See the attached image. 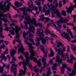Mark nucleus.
<instances>
[{
  "label": "nucleus",
  "instance_id": "obj_47",
  "mask_svg": "<svg viewBox=\"0 0 76 76\" xmlns=\"http://www.w3.org/2000/svg\"><path fill=\"white\" fill-rule=\"evenodd\" d=\"M73 2L74 3H75V5L73 6V8H75V7H76V0H74Z\"/></svg>",
  "mask_w": 76,
  "mask_h": 76
},
{
  "label": "nucleus",
  "instance_id": "obj_3",
  "mask_svg": "<svg viewBox=\"0 0 76 76\" xmlns=\"http://www.w3.org/2000/svg\"><path fill=\"white\" fill-rule=\"evenodd\" d=\"M30 52L31 53V56L30 58L31 60H33V59L35 63H37V64L38 66L39 67H41L42 64H41V59H39L37 61V58L35 57H34L35 55V53L34 52V51H32L31 50H30Z\"/></svg>",
  "mask_w": 76,
  "mask_h": 76
},
{
  "label": "nucleus",
  "instance_id": "obj_49",
  "mask_svg": "<svg viewBox=\"0 0 76 76\" xmlns=\"http://www.w3.org/2000/svg\"><path fill=\"white\" fill-rule=\"evenodd\" d=\"M42 63H45V62H46V60L45 58H42Z\"/></svg>",
  "mask_w": 76,
  "mask_h": 76
},
{
  "label": "nucleus",
  "instance_id": "obj_26",
  "mask_svg": "<svg viewBox=\"0 0 76 76\" xmlns=\"http://www.w3.org/2000/svg\"><path fill=\"white\" fill-rule=\"evenodd\" d=\"M17 26L16 25H15V33H19L18 31H19L20 30V28L19 27L18 28H17Z\"/></svg>",
  "mask_w": 76,
  "mask_h": 76
},
{
  "label": "nucleus",
  "instance_id": "obj_53",
  "mask_svg": "<svg viewBox=\"0 0 76 76\" xmlns=\"http://www.w3.org/2000/svg\"><path fill=\"white\" fill-rule=\"evenodd\" d=\"M61 1H60L59 4V7H61Z\"/></svg>",
  "mask_w": 76,
  "mask_h": 76
},
{
  "label": "nucleus",
  "instance_id": "obj_36",
  "mask_svg": "<svg viewBox=\"0 0 76 76\" xmlns=\"http://www.w3.org/2000/svg\"><path fill=\"white\" fill-rule=\"evenodd\" d=\"M45 20L44 21V22H48L50 20V19L48 18H45Z\"/></svg>",
  "mask_w": 76,
  "mask_h": 76
},
{
  "label": "nucleus",
  "instance_id": "obj_29",
  "mask_svg": "<svg viewBox=\"0 0 76 76\" xmlns=\"http://www.w3.org/2000/svg\"><path fill=\"white\" fill-rule=\"evenodd\" d=\"M46 41H47L46 39L42 37V44H43L44 45L45 44Z\"/></svg>",
  "mask_w": 76,
  "mask_h": 76
},
{
  "label": "nucleus",
  "instance_id": "obj_48",
  "mask_svg": "<svg viewBox=\"0 0 76 76\" xmlns=\"http://www.w3.org/2000/svg\"><path fill=\"white\" fill-rule=\"evenodd\" d=\"M16 71H14L13 72L14 76H16Z\"/></svg>",
  "mask_w": 76,
  "mask_h": 76
},
{
  "label": "nucleus",
  "instance_id": "obj_2",
  "mask_svg": "<svg viewBox=\"0 0 76 76\" xmlns=\"http://www.w3.org/2000/svg\"><path fill=\"white\" fill-rule=\"evenodd\" d=\"M50 6H51V7H52V8L48 9L47 10V12H45V15H48L50 14V12H51V10H53V11L54 12V13H56V14L58 16V17H59V18H60L61 17V16H60V13L59 12V11H58V10H57V9H56L54 8V5L52 3H50Z\"/></svg>",
  "mask_w": 76,
  "mask_h": 76
},
{
  "label": "nucleus",
  "instance_id": "obj_21",
  "mask_svg": "<svg viewBox=\"0 0 76 76\" xmlns=\"http://www.w3.org/2000/svg\"><path fill=\"white\" fill-rule=\"evenodd\" d=\"M3 31V28L2 27L0 28V37L2 38H4V36L2 34V31Z\"/></svg>",
  "mask_w": 76,
  "mask_h": 76
},
{
  "label": "nucleus",
  "instance_id": "obj_38",
  "mask_svg": "<svg viewBox=\"0 0 76 76\" xmlns=\"http://www.w3.org/2000/svg\"><path fill=\"white\" fill-rule=\"evenodd\" d=\"M42 37H40L39 38H38V37H36L38 42H39L41 40H42Z\"/></svg>",
  "mask_w": 76,
  "mask_h": 76
},
{
  "label": "nucleus",
  "instance_id": "obj_45",
  "mask_svg": "<svg viewBox=\"0 0 76 76\" xmlns=\"http://www.w3.org/2000/svg\"><path fill=\"white\" fill-rule=\"evenodd\" d=\"M50 32V31L48 29H46V31H45V33L46 34H47V33H48L49 34H50L49 33Z\"/></svg>",
  "mask_w": 76,
  "mask_h": 76
},
{
  "label": "nucleus",
  "instance_id": "obj_37",
  "mask_svg": "<svg viewBox=\"0 0 76 76\" xmlns=\"http://www.w3.org/2000/svg\"><path fill=\"white\" fill-rule=\"evenodd\" d=\"M57 66V65L56 64H54L53 66L52 67V69L53 70H56V67Z\"/></svg>",
  "mask_w": 76,
  "mask_h": 76
},
{
  "label": "nucleus",
  "instance_id": "obj_1",
  "mask_svg": "<svg viewBox=\"0 0 76 76\" xmlns=\"http://www.w3.org/2000/svg\"><path fill=\"white\" fill-rule=\"evenodd\" d=\"M25 21L24 23H25V26H26L25 29H27L28 27V26H27V24H29L30 23H31L32 25H34L35 26H39L40 27H42V25L41 24L39 23H37L35 19H33V20H31V18L29 17H28L25 18Z\"/></svg>",
  "mask_w": 76,
  "mask_h": 76
},
{
  "label": "nucleus",
  "instance_id": "obj_6",
  "mask_svg": "<svg viewBox=\"0 0 76 76\" xmlns=\"http://www.w3.org/2000/svg\"><path fill=\"white\" fill-rule=\"evenodd\" d=\"M20 9L23 11V15H28V14L26 13V12H28H28H32V10H31L30 9V7L27 8L26 10V7H24L23 8H20Z\"/></svg>",
  "mask_w": 76,
  "mask_h": 76
},
{
  "label": "nucleus",
  "instance_id": "obj_39",
  "mask_svg": "<svg viewBox=\"0 0 76 76\" xmlns=\"http://www.w3.org/2000/svg\"><path fill=\"white\" fill-rule=\"evenodd\" d=\"M56 23L57 25H58V26L59 28H61V27H62V26H61V24H59V23H58L57 22H56Z\"/></svg>",
  "mask_w": 76,
  "mask_h": 76
},
{
  "label": "nucleus",
  "instance_id": "obj_51",
  "mask_svg": "<svg viewBox=\"0 0 76 76\" xmlns=\"http://www.w3.org/2000/svg\"><path fill=\"white\" fill-rule=\"evenodd\" d=\"M7 15H8L9 16V18L10 19V20H12L11 16H10V14L9 13H7Z\"/></svg>",
  "mask_w": 76,
  "mask_h": 76
},
{
  "label": "nucleus",
  "instance_id": "obj_24",
  "mask_svg": "<svg viewBox=\"0 0 76 76\" xmlns=\"http://www.w3.org/2000/svg\"><path fill=\"white\" fill-rule=\"evenodd\" d=\"M50 54L49 55V57H52V56H54V53L53 52V51L52 49H50Z\"/></svg>",
  "mask_w": 76,
  "mask_h": 76
},
{
  "label": "nucleus",
  "instance_id": "obj_59",
  "mask_svg": "<svg viewBox=\"0 0 76 76\" xmlns=\"http://www.w3.org/2000/svg\"><path fill=\"white\" fill-rule=\"evenodd\" d=\"M3 20H4V22H7V20L6 19L5 20V18H4L3 19Z\"/></svg>",
  "mask_w": 76,
  "mask_h": 76
},
{
  "label": "nucleus",
  "instance_id": "obj_43",
  "mask_svg": "<svg viewBox=\"0 0 76 76\" xmlns=\"http://www.w3.org/2000/svg\"><path fill=\"white\" fill-rule=\"evenodd\" d=\"M35 3H36L37 5V6H39L41 4V3L40 2H37V1H35Z\"/></svg>",
  "mask_w": 76,
  "mask_h": 76
},
{
  "label": "nucleus",
  "instance_id": "obj_57",
  "mask_svg": "<svg viewBox=\"0 0 76 76\" xmlns=\"http://www.w3.org/2000/svg\"><path fill=\"white\" fill-rule=\"evenodd\" d=\"M10 67V65H8L6 66V68H7V69H9V67Z\"/></svg>",
  "mask_w": 76,
  "mask_h": 76
},
{
  "label": "nucleus",
  "instance_id": "obj_4",
  "mask_svg": "<svg viewBox=\"0 0 76 76\" xmlns=\"http://www.w3.org/2000/svg\"><path fill=\"white\" fill-rule=\"evenodd\" d=\"M23 64L24 71L22 70H21L20 71V74L19 75V76L25 75V73L26 72V63L25 62H23Z\"/></svg>",
  "mask_w": 76,
  "mask_h": 76
},
{
  "label": "nucleus",
  "instance_id": "obj_52",
  "mask_svg": "<svg viewBox=\"0 0 76 76\" xmlns=\"http://www.w3.org/2000/svg\"><path fill=\"white\" fill-rule=\"evenodd\" d=\"M19 59H22V60H23V56L22 55H20V56L18 57Z\"/></svg>",
  "mask_w": 76,
  "mask_h": 76
},
{
  "label": "nucleus",
  "instance_id": "obj_62",
  "mask_svg": "<svg viewBox=\"0 0 76 76\" xmlns=\"http://www.w3.org/2000/svg\"><path fill=\"white\" fill-rule=\"evenodd\" d=\"M72 42H73V43H76V39H75L73 41H71Z\"/></svg>",
  "mask_w": 76,
  "mask_h": 76
},
{
  "label": "nucleus",
  "instance_id": "obj_12",
  "mask_svg": "<svg viewBox=\"0 0 76 76\" xmlns=\"http://www.w3.org/2000/svg\"><path fill=\"white\" fill-rule=\"evenodd\" d=\"M7 51H8V50L6 49L5 51L3 53H2L1 54V58L2 59H4L5 61H6L7 58L4 56V55H5L7 53Z\"/></svg>",
  "mask_w": 76,
  "mask_h": 76
},
{
  "label": "nucleus",
  "instance_id": "obj_27",
  "mask_svg": "<svg viewBox=\"0 0 76 76\" xmlns=\"http://www.w3.org/2000/svg\"><path fill=\"white\" fill-rule=\"evenodd\" d=\"M7 3H8V4H7V7H6V9L7 10H9V7L11 6V4L9 1L7 2Z\"/></svg>",
  "mask_w": 76,
  "mask_h": 76
},
{
  "label": "nucleus",
  "instance_id": "obj_16",
  "mask_svg": "<svg viewBox=\"0 0 76 76\" xmlns=\"http://www.w3.org/2000/svg\"><path fill=\"white\" fill-rule=\"evenodd\" d=\"M3 2V1H2L1 2V3H0V10H2V11H3L4 12H6V11H5L4 10V8L3 7H4V6L1 5V4Z\"/></svg>",
  "mask_w": 76,
  "mask_h": 76
},
{
  "label": "nucleus",
  "instance_id": "obj_28",
  "mask_svg": "<svg viewBox=\"0 0 76 76\" xmlns=\"http://www.w3.org/2000/svg\"><path fill=\"white\" fill-rule=\"evenodd\" d=\"M60 46H63V44L60 42H57V47H60Z\"/></svg>",
  "mask_w": 76,
  "mask_h": 76
},
{
  "label": "nucleus",
  "instance_id": "obj_11",
  "mask_svg": "<svg viewBox=\"0 0 76 76\" xmlns=\"http://www.w3.org/2000/svg\"><path fill=\"white\" fill-rule=\"evenodd\" d=\"M25 57L26 58V63L27 64H28L29 63V57L28 52H26V53Z\"/></svg>",
  "mask_w": 76,
  "mask_h": 76
},
{
  "label": "nucleus",
  "instance_id": "obj_60",
  "mask_svg": "<svg viewBox=\"0 0 76 76\" xmlns=\"http://www.w3.org/2000/svg\"><path fill=\"white\" fill-rule=\"evenodd\" d=\"M67 47H68V48L67 49V52H69V51H70V49H69L70 48H69V47L68 46H67Z\"/></svg>",
  "mask_w": 76,
  "mask_h": 76
},
{
  "label": "nucleus",
  "instance_id": "obj_23",
  "mask_svg": "<svg viewBox=\"0 0 76 76\" xmlns=\"http://www.w3.org/2000/svg\"><path fill=\"white\" fill-rule=\"evenodd\" d=\"M12 29L11 30H10L9 32H11V34L12 35H15V33H14V31L15 30V29L14 28H13V27H12Z\"/></svg>",
  "mask_w": 76,
  "mask_h": 76
},
{
  "label": "nucleus",
  "instance_id": "obj_33",
  "mask_svg": "<svg viewBox=\"0 0 76 76\" xmlns=\"http://www.w3.org/2000/svg\"><path fill=\"white\" fill-rule=\"evenodd\" d=\"M69 17L65 18L64 20V22H67L69 21Z\"/></svg>",
  "mask_w": 76,
  "mask_h": 76
},
{
  "label": "nucleus",
  "instance_id": "obj_20",
  "mask_svg": "<svg viewBox=\"0 0 76 76\" xmlns=\"http://www.w3.org/2000/svg\"><path fill=\"white\" fill-rule=\"evenodd\" d=\"M63 66H62L61 69V72L62 73H64V70L66 68V65L64 64H62Z\"/></svg>",
  "mask_w": 76,
  "mask_h": 76
},
{
  "label": "nucleus",
  "instance_id": "obj_13",
  "mask_svg": "<svg viewBox=\"0 0 76 76\" xmlns=\"http://www.w3.org/2000/svg\"><path fill=\"white\" fill-rule=\"evenodd\" d=\"M66 8L67 10V12L69 13H72V10H73V9L74 8H73L72 6L69 7L68 8H67V7H66Z\"/></svg>",
  "mask_w": 76,
  "mask_h": 76
},
{
  "label": "nucleus",
  "instance_id": "obj_10",
  "mask_svg": "<svg viewBox=\"0 0 76 76\" xmlns=\"http://www.w3.org/2000/svg\"><path fill=\"white\" fill-rule=\"evenodd\" d=\"M61 36L62 37L66 38L69 41H70V37H69V36L68 34H66L65 32L63 33V34H61Z\"/></svg>",
  "mask_w": 76,
  "mask_h": 76
},
{
  "label": "nucleus",
  "instance_id": "obj_7",
  "mask_svg": "<svg viewBox=\"0 0 76 76\" xmlns=\"http://www.w3.org/2000/svg\"><path fill=\"white\" fill-rule=\"evenodd\" d=\"M16 42H19V44L18 45V46H17V47L18 48L19 47L20 48L19 49H18V52L20 53V51H21V53H23V51H24L25 50V49H24V48H23V47L22 46V45L20 43H21V42H20V40L17 41L16 40Z\"/></svg>",
  "mask_w": 76,
  "mask_h": 76
},
{
  "label": "nucleus",
  "instance_id": "obj_44",
  "mask_svg": "<svg viewBox=\"0 0 76 76\" xmlns=\"http://www.w3.org/2000/svg\"><path fill=\"white\" fill-rule=\"evenodd\" d=\"M19 33H17V38L18 40H20L19 38Z\"/></svg>",
  "mask_w": 76,
  "mask_h": 76
},
{
  "label": "nucleus",
  "instance_id": "obj_22",
  "mask_svg": "<svg viewBox=\"0 0 76 76\" xmlns=\"http://www.w3.org/2000/svg\"><path fill=\"white\" fill-rule=\"evenodd\" d=\"M74 65V68L73 69V70L72 71V73H73V74H74V75H75V72L76 71V62H75Z\"/></svg>",
  "mask_w": 76,
  "mask_h": 76
},
{
  "label": "nucleus",
  "instance_id": "obj_34",
  "mask_svg": "<svg viewBox=\"0 0 76 76\" xmlns=\"http://www.w3.org/2000/svg\"><path fill=\"white\" fill-rule=\"evenodd\" d=\"M0 72L1 73H3V67L1 66H0Z\"/></svg>",
  "mask_w": 76,
  "mask_h": 76
},
{
  "label": "nucleus",
  "instance_id": "obj_19",
  "mask_svg": "<svg viewBox=\"0 0 76 76\" xmlns=\"http://www.w3.org/2000/svg\"><path fill=\"white\" fill-rule=\"evenodd\" d=\"M15 5L17 7H19L20 6H22V4L21 3L20 4H19V2L16 1L15 3Z\"/></svg>",
  "mask_w": 76,
  "mask_h": 76
},
{
  "label": "nucleus",
  "instance_id": "obj_30",
  "mask_svg": "<svg viewBox=\"0 0 76 76\" xmlns=\"http://www.w3.org/2000/svg\"><path fill=\"white\" fill-rule=\"evenodd\" d=\"M40 49L44 53H45V50L44 49V47H43V46L40 45Z\"/></svg>",
  "mask_w": 76,
  "mask_h": 76
},
{
  "label": "nucleus",
  "instance_id": "obj_58",
  "mask_svg": "<svg viewBox=\"0 0 76 76\" xmlns=\"http://www.w3.org/2000/svg\"><path fill=\"white\" fill-rule=\"evenodd\" d=\"M44 19H45V18L43 17L41 19H39V20H41V21H43V20H44Z\"/></svg>",
  "mask_w": 76,
  "mask_h": 76
},
{
  "label": "nucleus",
  "instance_id": "obj_18",
  "mask_svg": "<svg viewBox=\"0 0 76 76\" xmlns=\"http://www.w3.org/2000/svg\"><path fill=\"white\" fill-rule=\"evenodd\" d=\"M42 31V32L41 33L40 32V30H39V29H38V31H37V34H39V36H43V34L42 33H43V31L42 30H41Z\"/></svg>",
  "mask_w": 76,
  "mask_h": 76
},
{
  "label": "nucleus",
  "instance_id": "obj_15",
  "mask_svg": "<svg viewBox=\"0 0 76 76\" xmlns=\"http://www.w3.org/2000/svg\"><path fill=\"white\" fill-rule=\"evenodd\" d=\"M16 67H17V65L15 64H13L11 67L12 70L16 71Z\"/></svg>",
  "mask_w": 76,
  "mask_h": 76
},
{
  "label": "nucleus",
  "instance_id": "obj_50",
  "mask_svg": "<svg viewBox=\"0 0 76 76\" xmlns=\"http://www.w3.org/2000/svg\"><path fill=\"white\" fill-rule=\"evenodd\" d=\"M51 35L53 37H56V38H57V35L54 34H51Z\"/></svg>",
  "mask_w": 76,
  "mask_h": 76
},
{
  "label": "nucleus",
  "instance_id": "obj_55",
  "mask_svg": "<svg viewBox=\"0 0 76 76\" xmlns=\"http://www.w3.org/2000/svg\"><path fill=\"white\" fill-rule=\"evenodd\" d=\"M23 35L24 38H25V37H26V33H23Z\"/></svg>",
  "mask_w": 76,
  "mask_h": 76
},
{
  "label": "nucleus",
  "instance_id": "obj_35",
  "mask_svg": "<svg viewBox=\"0 0 76 76\" xmlns=\"http://www.w3.org/2000/svg\"><path fill=\"white\" fill-rule=\"evenodd\" d=\"M55 48L56 50V52H58V54H60V48L59 49H57V48Z\"/></svg>",
  "mask_w": 76,
  "mask_h": 76
},
{
  "label": "nucleus",
  "instance_id": "obj_64",
  "mask_svg": "<svg viewBox=\"0 0 76 76\" xmlns=\"http://www.w3.org/2000/svg\"><path fill=\"white\" fill-rule=\"evenodd\" d=\"M72 49H73L74 51H76V47H75L72 48Z\"/></svg>",
  "mask_w": 76,
  "mask_h": 76
},
{
  "label": "nucleus",
  "instance_id": "obj_42",
  "mask_svg": "<svg viewBox=\"0 0 76 76\" xmlns=\"http://www.w3.org/2000/svg\"><path fill=\"white\" fill-rule=\"evenodd\" d=\"M7 14H2L1 15H0V18L1 17V16H3V17L5 18V17H7Z\"/></svg>",
  "mask_w": 76,
  "mask_h": 76
},
{
  "label": "nucleus",
  "instance_id": "obj_56",
  "mask_svg": "<svg viewBox=\"0 0 76 76\" xmlns=\"http://www.w3.org/2000/svg\"><path fill=\"white\" fill-rule=\"evenodd\" d=\"M63 52H62V51H61V53H60V55H61L64 58V55H63Z\"/></svg>",
  "mask_w": 76,
  "mask_h": 76
},
{
  "label": "nucleus",
  "instance_id": "obj_32",
  "mask_svg": "<svg viewBox=\"0 0 76 76\" xmlns=\"http://www.w3.org/2000/svg\"><path fill=\"white\" fill-rule=\"evenodd\" d=\"M48 65H49V64H47V62L43 63V67H47L48 66Z\"/></svg>",
  "mask_w": 76,
  "mask_h": 76
},
{
  "label": "nucleus",
  "instance_id": "obj_9",
  "mask_svg": "<svg viewBox=\"0 0 76 76\" xmlns=\"http://www.w3.org/2000/svg\"><path fill=\"white\" fill-rule=\"evenodd\" d=\"M32 42V44H31L29 43H28V42H27L26 40H25V44H27V45H28L30 48V49H29V51H30V50H31L32 51H34L33 50H32V48H34V47H33V46H32V45H34V41H33Z\"/></svg>",
  "mask_w": 76,
  "mask_h": 76
},
{
  "label": "nucleus",
  "instance_id": "obj_8",
  "mask_svg": "<svg viewBox=\"0 0 76 76\" xmlns=\"http://www.w3.org/2000/svg\"><path fill=\"white\" fill-rule=\"evenodd\" d=\"M16 51L15 50V49H13L12 50L10 51V55L11 57H12V60L16 61V58L14 57L13 56L15 54V53H16Z\"/></svg>",
  "mask_w": 76,
  "mask_h": 76
},
{
  "label": "nucleus",
  "instance_id": "obj_5",
  "mask_svg": "<svg viewBox=\"0 0 76 76\" xmlns=\"http://www.w3.org/2000/svg\"><path fill=\"white\" fill-rule=\"evenodd\" d=\"M35 28H34V26L30 25V28L28 32L29 33V37L30 38H32V37H33L34 36V35L30 33V32H31L33 34H34V31H35Z\"/></svg>",
  "mask_w": 76,
  "mask_h": 76
},
{
  "label": "nucleus",
  "instance_id": "obj_61",
  "mask_svg": "<svg viewBox=\"0 0 76 76\" xmlns=\"http://www.w3.org/2000/svg\"><path fill=\"white\" fill-rule=\"evenodd\" d=\"M72 60H71V59L70 60H69L68 59L67 60V61L68 62H70V63H72Z\"/></svg>",
  "mask_w": 76,
  "mask_h": 76
},
{
  "label": "nucleus",
  "instance_id": "obj_25",
  "mask_svg": "<svg viewBox=\"0 0 76 76\" xmlns=\"http://www.w3.org/2000/svg\"><path fill=\"white\" fill-rule=\"evenodd\" d=\"M50 68L49 67L48 69V71L47 72L46 74V76H50V75L51 74V72L50 71Z\"/></svg>",
  "mask_w": 76,
  "mask_h": 76
},
{
  "label": "nucleus",
  "instance_id": "obj_40",
  "mask_svg": "<svg viewBox=\"0 0 76 76\" xmlns=\"http://www.w3.org/2000/svg\"><path fill=\"white\" fill-rule=\"evenodd\" d=\"M68 32H69V33L70 34L71 37V38H74V37L73 36V34H72V32H71V31H69V30H68Z\"/></svg>",
  "mask_w": 76,
  "mask_h": 76
},
{
  "label": "nucleus",
  "instance_id": "obj_41",
  "mask_svg": "<svg viewBox=\"0 0 76 76\" xmlns=\"http://www.w3.org/2000/svg\"><path fill=\"white\" fill-rule=\"evenodd\" d=\"M34 71L36 73H37L38 70V69L36 68V66H34Z\"/></svg>",
  "mask_w": 76,
  "mask_h": 76
},
{
  "label": "nucleus",
  "instance_id": "obj_17",
  "mask_svg": "<svg viewBox=\"0 0 76 76\" xmlns=\"http://www.w3.org/2000/svg\"><path fill=\"white\" fill-rule=\"evenodd\" d=\"M56 22H57L58 23H63L64 22V20L63 18H61L59 19V20L57 21Z\"/></svg>",
  "mask_w": 76,
  "mask_h": 76
},
{
  "label": "nucleus",
  "instance_id": "obj_54",
  "mask_svg": "<svg viewBox=\"0 0 76 76\" xmlns=\"http://www.w3.org/2000/svg\"><path fill=\"white\" fill-rule=\"evenodd\" d=\"M72 17H73L74 20H76V15H74L72 16Z\"/></svg>",
  "mask_w": 76,
  "mask_h": 76
},
{
  "label": "nucleus",
  "instance_id": "obj_46",
  "mask_svg": "<svg viewBox=\"0 0 76 76\" xmlns=\"http://www.w3.org/2000/svg\"><path fill=\"white\" fill-rule=\"evenodd\" d=\"M58 3L56 4L55 7H54V9H56V8H57V7H58Z\"/></svg>",
  "mask_w": 76,
  "mask_h": 76
},
{
  "label": "nucleus",
  "instance_id": "obj_14",
  "mask_svg": "<svg viewBox=\"0 0 76 76\" xmlns=\"http://www.w3.org/2000/svg\"><path fill=\"white\" fill-rule=\"evenodd\" d=\"M56 61L58 63V64L60 65V63H61V61H62L63 59H61L60 60V57L58 56V55H57L56 57Z\"/></svg>",
  "mask_w": 76,
  "mask_h": 76
},
{
  "label": "nucleus",
  "instance_id": "obj_31",
  "mask_svg": "<svg viewBox=\"0 0 76 76\" xmlns=\"http://www.w3.org/2000/svg\"><path fill=\"white\" fill-rule=\"evenodd\" d=\"M61 13L63 16H66L67 15V14H66V12L64 10H62Z\"/></svg>",
  "mask_w": 76,
  "mask_h": 76
},
{
  "label": "nucleus",
  "instance_id": "obj_63",
  "mask_svg": "<svg viewBox=\"0 0 76 76\" xmlns=\"http://www.w3.org/2000/svg\"><path fill=\"white\" fill-rule=\"evenodd\" d=\"M42 8V7H41V6L39 7V11H41Z\"/></svg>",
  "mask_w": 76,
  "mask_h": 76
}]
</instances>
